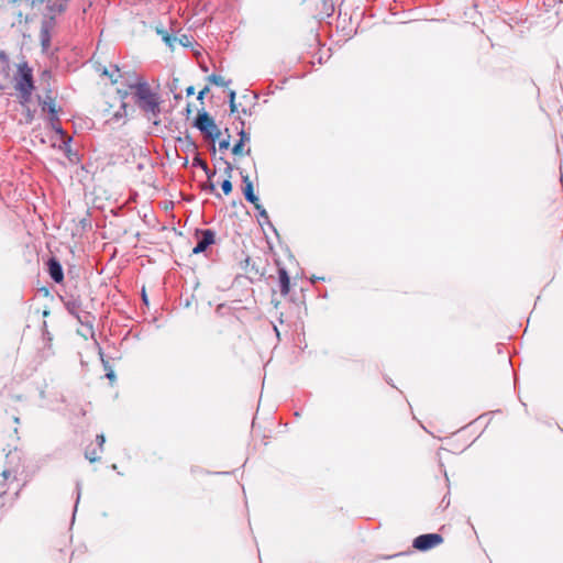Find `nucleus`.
Returning <instances> with one entry per match:
<instances>
[{"label":"nucleus","mask_w":563,"mask_h":563,"mask_svg":"<svg viewBox=\"0 0 563 563\" xmlns=\"http://www.w3.org/2000/svg\"><path fill=\"white\" fill-rule=\"evenodd\" d=\"M11 476V473L8 472V471H3L1 474H0V489L3 488V484L5 481L9 479V477Z\"/></svg>","instance_id":"nucleus-19"},{"label":"nucleus","mask_w":563,"mask_h":563,"mask_svg":"<svg viewBox=\"0 0 563 563\" xmlns=\"http://www.w3.org/2000/svg\"><path fill=\"white\" fill-rule=\"evenodd\" d=\"M177 87H178V79H176V78H175V79L173 80V85H172V87H170V90H172V91H174L175 89H177Z\"/></svg>","instance_id":"nucleus-30"},{"label":"nucleus","mask_w":563,"mask_h":563,"mask_svg":"<svg viewBox=\"0 0 563 563\" xmlns=\"http://www.w3.org/2000/svg\"><path fill=\"white\" fill-rule=\"evenodd\" d=\"M131 89H118V95L124 100L130 95Z\"/></svg>","instance_id":"nucleus-21"},{"label":"nucleus","mask_w":563,"mask_h":563,"mask_svg":"<svg viewBox=\"0 0 563 563\" xmlns=\"http://www.w3.org/2000/svg\"><path fill=\"white\" fill-rule=\"evenodd\" d=\"M208 81L220 87H227L230 85V81H227L222 76L216 74H211L208 77Z\"/></svg>","instance_id":"nucleus-12"},{"label":"nucleus","mask_w":563,"mask_h":563,"mask_svg":"<svg viewBox=\"0 0 563 563\" xmlns=\"http://www.w3.org/2000/svg\"><path fill=\"white\" fill-rule=\"evenodd\" d=\"M102 74L108 76L112 84L118 82L119 78H122V75L120 74V69L118 68V66H114L112 71H109L106 67H103Z\"/></svg>","instance_id":"nucleus-11"},{"label":"nucleus","mask_w":563,"mask_h":563,"mask_svg":"<svg viewBox=\"0 0 563 563\" xmlns=\"http://www.w3.org/2000/svg\"><path fill=\"white\" fill-rule=\"evenodd\" d=\"M42 43H43V46L45 47L47 45V40L43 37Z\"/></svg>","instance_id":"nucleus-33"},{"label":"nucleus","mask_w":563,"mask_h":563,"mask_svg":"<svg viewBox=\"0 0 563 563\" xmlns=\"http://www.w3.org/2000/svg\"><path fill=\"white\" fill-rule=\"evenodd\" d=\"M247 141H250V136H249V134L245 133V131L242 130L240 132V141L239 142L245 143Z\"/></svg>","instance_id":"nucleus-23"},{"label":"nucleus","mask_w":563,"mask_h":563,"mask_svg":"<svg viewBox=\"0 0 563 563\" xmlns=\"http://www.w3.org/2000/svg\"><path fill=\"white\" fill-rule=\"evenodd\" d=\"M101 452H102V451H100V449H98V450H97V449H89V448H88V449L86 450L85 456H86V459H87L89 462L93 463V462H97V461H99V460H100V453H101Z\"/></svg>","instance_id":"nucleus-13"},{"label":"nucleus","mask_w":563,"mask_h":563,"mask_svg":"<svg viewBox=\"0 0 563 563\" xmlns=\"http://www.w3.org/2000/svg\"><path fill=\"white\" fill-rule=\"evenodd\" d=\"M130 89L134 91L135 102L148 119H156L161 112L158 96L152 91L148 82L141 76H134ZM154 123L157 124V121L154 120Z\"/></svg>","instance_id":"nucleus-1"},{"label":"nucleus","mask_w":563,"mask_h":563,"mask_svg":"<svg viewBox=\"0 0 563 563\" xmlns=\"http://www.w3.org/2000/svg\"><path fill=\"white\" fill-rule=\"evenodd\" d=\"M13 80L14 89L21 99V103L29 102L34 90V80L33 70L26 62H21L16 65V73Z\"/></svg>","instance_id":"nucleus-2"},{"label":"nucleus","mask_w":563,"mask_h":563,"mask_svg":"<svg viewBox=\"0 0 563 563\" xmlns=\"http://www.w3.org/2000/svg\"><path fill=\"white\" fill-rule=\"evenodd\" d=\"M208 91L209 87H205L201 91H199L197 99L202 100Z\"/></svg>","instance_id":"nucleus-25"},{"label":"nucleus","mask_w":563,"mask_h":563,"mask_svg":"<svg viewBox=\"0 0 563 563\" xmlns=\"http://www.w3.org/2000/svg\"><path fill=\"white\" fill-rule=\"evenodd\" d=\"M443 542V538L439 533H426L418 536L413 540V548L419 551H428Z\"/></svg>","instance_id":"nucleus-4"},{"label":"nucleus","mask_w":563,"mask_h":563,"mask_svg":"<svg viewBox=\"0 0 563 563\" xmlns=\"http://www.w3.org/2000/svg\"><path fill=\"white\" fill-rule=\"evenodd\" d=\"M0 59H1L3 63L8 64V57H7V55H5L3 52H0Z\"/></svg>","instance_id":"nucleus-29"},{"label":"nucleus","mask_w":563,"mask_h":563,"mask_svg":"<svg viewBox=\"0 0 563 563\" xmlns=\"http://www.w3.org/2000/svg\"><path fill=\"white\" fill-rule=\"evenodd\" d=\"M235 97H236L235 91L234 90H230L229 91V103H230V111H231V113H234L238 110L236 103H235Z\"/></svg>","instance_id":"nucleus-15"},{"label":"nucleus","mask_w":563,"mask_h":563,"mask_svg":"<svg viewBox=\"0 0 563 563\" xmlns=\"http://www.w3.org/2000/svg\"><path fill=\"white\" fill-rule=\"evenodd\" d=\"M157 33L162 36V40L169 46L172 49L175 48V43L177 42V37L169 35L165 30L157 29Z\"/></svg>","instance_id":"nucleus-10"},{"label":"nucleus","mask_w":563,"mask_h":563,"mask_svg":"<svg viewBox=\"0 0 563 563\" xmlns=\"http://www.w3.org/2000/svg\"><path fill=\"white\" fill-rule=\"evenodd\" d=\"M177 42L183 46H189L190 40L187 35H181V37L177 38Z\"/></svg>","instance_id":"nucleus-20"},{"label":"nucleus","mask_w":563,"mask_h":563,"mask_svg":"<svg viewBox=\"0 0 563 563\" xmlns=\"http://www.w3.org/2000/svg\"><path fill=\"white\" fill-rule=\"evenodd\" d=\"M243 147H244V143L242 142H238L233 148H232V153L234 155H242L243 154Z\"/></svg>","instance_id":"nucleus-17"},{"label":"nucleus","mask_w":563,"mask_h":563,"mask_svg":"<svg viewBox=\"0 0 563 563\" xmlns=\"http://www.w3.org/2000/svg\"><path fill=\"white\" fill-rule=\"evenodd\" d=\"M143 300L146 302L147 299H146V296H145V292L143 291Z\"/></svg>","instance_id":"nucleus-34"},{"label":"nucleus","mask_w":563,"mask_h":563,"mask_svg":"<svg viewBox=\"0 0 563 563\" xmlns=\"http://www.w3.org/2000/svg\"><path fill=\"white\" fill-rule=\"evenodd\" d=\"M134 76H137L135 73H125L122 75V78L124 80V85L130 89V82L134 81Z\"/></svg>","instance_id":"nucleus-16"},{"label":"nucleus","mask_w":563,"mask_h":563,"mask_svg":"<svg viewBox=\"0 0 563 563\" xmlns=\"http://www.w3.org/2000/svg\"><path fill=\"white\" fill-rule=\"evenodd\" d=\"M79 499H80V495H77V498L75 500L74 514L77 511V506H78Z\"/></svg>","instance_id":"nucleus-32"},{"label":"nucleus","mask_w":563,"mask_h":563,"mask_svg":"<svg viewBox=\"0 0 563 563\" xmlns=\"http://www.w3.org/2000/svg\"><path fill=\"white\" fill-rule=\"evenodd\" d=\"M279 273V284H280V292L283 295H287L289 292L290 279L285 268H280Z\"/></svg>","instance_id":"nucleus-9"},{"label":"nucleus","mask_w":563,"mask_h":563,"mask_svg":"<svg viewBox=\"0 0 563 563\" xmlns=\"http://www.w3.org/2000/svg\"><path fill=\"white\" fill-rule=\"evenodd\" d=\"M258 216L264 219V220H267L268 219V214H267V211L265 209H261V212H258Z\"/></svg>","instance_id":"nucleus-26"},{"label":"nucleus","mask_w":563,"mask_h":563,"mask_svg":"<svg viewBox=\"0 0 563 563\" xmlns=\"http://www.w3.org/2000/svg\"><path fill=\"white\" fill-rule=\"evenodd\" d=\"M255 209L261 212V209H265L261 203H260V200L257 199V202L253 203Z\"/></svg>","instance_id":"nucleus-28"},{"label":"nucleus","mask_w":563,"mask_h":563,"mask_svg":"<svg viewBox=\"0 0 563 563\" xmlns=\"http://www.w3.org/2000/svg\"><path fill=\"white\" fill-rule=\"evenodd\" d=\"M186 93L187 96H191L195 93V87L194 86H189L187 89H186Z\"/></svg>","instance_id":"nucleus-27"},{"label":"nucleus","mask_w":563,"mask_h":563,"mask_svg":"<svg viewBox=\"0 0 563 563\" xmlns=\"http://www.w3.org/2000/svg\"><path fill=\"white\" fill-rule=\"evenodd\" d=\"M121 107H122V109H123V113H121V112H117V113L114 114L115 119H121V118H123V117H125V115H126V110H125V109H126V103H125V102H122V106H121Z\"/></svg>","instance_id":"nucleus-22"},{"label":"nucleus","mask_w":563,"mask_h":563,"mask_svg":"<svg viewBox=\"0 0 563 563\" xmlns=\"http://www.w3.org/2000/svg\"><path fill=\"white\" fill-rule=\"evenodd\" d=\"M562 180H563V175H562Z\"/></svg>","instance_id":"nucleus-35"},{"label":"nucleus","mask_w":563,"mask_h":563,"mask_svg":"<svg viewBox=\"0 0 563 563\" xmlns=\"http://www.w3.org/2000/svg\"><path fill=\"white\" fill-rule=\"evenodd\" d=\"M206 136L216 140L221 135L214 120L206 111L199 112L195 124Z\"/></svg>","instance_id":"nucleus-3"},{"label":"nucleus","mask_w":563,"mask_h":563,"mask_svg":"<svg viewBox=\"0 0 563 563\" xmlns=\"http://www.w3.org/2000/svg\"><path fill=\"white\" fill-rule=\"evenodd\" d=\"M242 180L244 184L243 194L245 196V199L251 203L257 202L258 197L254 194L253 183L250 179L249 175L242 176Z\"/></svg>","instance_id":"nucleus-7"},{"label":"nucleus","mask_w":563,"mask_h":563,"mask_svg":"<svg viewBox=\"0 0 563 563\" xmlns=\"http://www.w3.org/2000/svg\"><path fill=\"white\" fill-rule=\"evenodd\" d=\"M96 440L98 442V448L100 449V451H103V445H104V442H106V437L103 433L101 434H98L96 437Z\"/></svg>","instance_id":"nucleus-18"},{"label":"nucleus","mask_w":563,"mask_h":563,"mask_svg":"<svg viewBox=\"0 0 563 563\" xmlns=\"http://www.w3.org/2000/svg\"><path fill=\"white\" fill-rule=\"evenodd\" d=\"M228 178L223 180L221 188L225 195H229L232 191V183L230 180L231 177V167H228Z\"/></svg>","instance_id":"nucleus-14"},{"label":"nucleus","mask_w":563,"mask_h":563,"mask_svg":"<svg viewBox=\"0 0 563 563\" xmlns=\"http://www.w3.org/2000/svg\"><path fill=\"white\" fill-rule=\"evenodd\" d=\"M229 146H230V141H229V139H227V140H222V141L219 143V147H220V150H227V148H229Z\"/></svg>","instance_id":"nucleus-24"},{"label":"nucleus","mask_w":563,"mask_h":563,"mask_svg":"<svg viewBox=\"0 0 563 563\" xmlns=\"http://www.w3.org/2000/svg\"><path fill=\"white\" fill-rule=\"evenodd\" d=\"M214 242V234L210 230H205L202 232V238L197 243V245L192 249V253L198 254L203 252L209 245Z\"/></svg>","instance_id":"nucleus-5"},{"label":"nucleus","mask_w":563,"mask_h":563,"mask_svg":"<svg viewBox=\"0 0 563 563\" xmlns=\"http://www.w3.org/2000/svg\"><path fill=\"white\" fill-rule=\"evenodd\" d=\"M48 273L51 278L56 283H60L64 278L62 265L55 258H49L48 261Z\"/></svg>","instance_id":"nucleus-6"},{"label":"nucleus","mask_w":563,"mask_h":563,"mask_svg":"<svg viewBox=\"0 0 563 563\" xmlns=\"http://www.w3.org/2000/svg\"><path fill=\"white\" fill-rule=\"evenodd\" d=\"M107 377L110 379V380H113L114 379V373L113 371H110L109 373H107Z\"/></svg>","instance_id":"nucleus-31"},{"label":"nucleus","mask_w":563,"mask_h":563,"mask_svg":"<svg viewBox=\"0 0 563 563\" xmlns=\"http://www.w3.org/2000/svg\"><path fill=\"white\" fill-rule=\"evenodd\" d=\"M42 110L44 112H47L51 114V121H52V125L54 129L55 128V124H54V121L57 120V109H56V103L55 101L51 98V97H47L43 102H42Z\"/></svg>","instance_id":"nucleus-8"}]
</instances>
